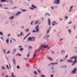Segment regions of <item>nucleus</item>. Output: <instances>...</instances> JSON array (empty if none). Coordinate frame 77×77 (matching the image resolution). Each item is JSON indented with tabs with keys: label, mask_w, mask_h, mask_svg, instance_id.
Returning a JSON list of instances; mask_svg holds the SVG:
<instances>
[{
	"label": "nucleus",
	"mask_w": 77,
	"mask_h": 77,
	"mask_svg": "<svg viewBox=\"0 0 77 77\" xmlns=\"http://www.w3.org/2000/svg\"><path fill=\"white\" fill-rule=\"evenodd\" d=\"M39 73H41V71H40V70H38V69H37Z\"/></svg>",
	"instance_id": "37"
},
{
	"label": "nucleus",
	"mask_w": 77,
	"mask_h": 77,
	"mask_svg": "<svg viewBox=\"0 0 77 77\" xmlns=\"http://www.w3.org/2000/svg\"><path fill=\"white\" fill-rule=\"evenodd\" d=\"M21 47H22V46H20L19 47V48H21Z\"/></svg>",
	"instance_id": "60"
},
{
	"label": "nucleus",
	"mask_w": 77,
	"mask_h": 77,
	"mask_svg": "<svg viewBox=\"0 0 77 77\" xmlns=\"http://www.w3.org/2000/svg\"><path fill=\"white\" fill-rule=\"evenodd\" d=\"M33 21H32V22H31V24L32 25V24H33Z\"/></svg>",
	"instance_id": "54"
},
{
	"label": "nucleus",
	"mask_w": 77,
	"mask_h": 77,
	"mask_svg": "<svg viewBox=\"0 0 77 77\" xmlns=\"http://www.w3.org/2000/svg\"><path fill=\"white\" fill-rule=\"evenodd\" d=\"M29 9H31V10H34V8L30 7L29 8Z\"/></svg>",
	"instance_id": "34"
},
{
	"label": "nucleus",
	"mask_w": 77,
	"mask_h": 77,
	"mask_svg": "<svg viewBox=\"0 0 77 77\" xmlns=\"http://www.w3.org/2000/svg\"><path fill=\"white\" fill-rule=\"evenodd\" d=\"M6 0H1V2H5Z\"/></svg>",
	"instance_id": "28"
},
{
	"label": "nucleus",
	"mask_w": 77,
	"mask_h": 77,
	"mask_svg": "<svg viewBox=\"0 0 77 77\" xmlns=\"http://www.w3.org/2000/svg\"><path fill=\"white\" fill-rule=\"evenodd\" d=\"M32 39H33V40H34V39H36V37H31Z\"/></svg>",
	"instance_id": "26"
},
{
	"label": "nucleus",
	"mask_w": 77,
	"mask_h": 77,
	"mask_svg": "<svg viewBox=\"0 0 77 77\" xmlns=\"http://www.w3.org/2000/svg\"><path fill=\"white\" fill-rule=\"evenodd\" d=\"M30 32L24 38V40H25V39H26V38L27 37V36H29V35H30Z\"/></svg>",
	"instance_id": "14"
},
{
	"label": "nucleus",
	"mask_w": 77,
	"mask_h": 77,
	"mask_svg": "<svg viewBox=\"0 0 77 77\" xmlns=\"http://www.w3.org/2000/svg\"><path fill=\"white\" fill-rule=\"evenodd\" d=\"M27 39H28V40H29V41H32V37H28L27 38Z\"/></svg>",
	"instance_id": "13"
},
{
	"label": "nucleus",
	"mask_w": 77,
	"mask_h": 77,
	"mask_svg": "<svg viewBox=\"0 0 77 77\" xmlns=\"http://www.w3.org/2000/svg\"><path fill=\"white\" fill-rule=\"evenodd\" d=\"M53 3L56 5H59L60 3V0H54Z\"/></svg>",
	"instance_id": "3"
},
{
	"label": "nucleus",
	"mask_w": 77,
	"mask_h": 77,
	"mask_svg": "<svg viewBox=\"0 0 77 77\" xmlns=\"http://www.w3.org/2000/svg\"><path fill=\"white\" fill-rule=\"evenodd\" d=\"M48 23L49 25H50V23H51V22H50V18L48 19Z\"/></svg>",
	"instance_id": "15"
},
{
	"label": "nucleus",
	"mask_w": 77,
	"mask_h": 77,
	"mask_svg": "<svg viewBox=\"0 0 77 77\" xmlns=\"http://www.w3.org/2000/svg\"><path fill=\"white\" fill-rule=\"evenodd\" d=\"M13 61L14 63V65H15V58H13Z\"/></svg>",
	"instance_id": "18"
},
{
	"label": "nucleus",
	"mask_w": 77,
	"mask_h": 77,
	"mask_svg": "<svg viewBox=\"0 0 77 77\" xmlns=\"http://www.w3.org/2000/svg\"><path fill=\"white\" fill-rule=\"evenodd\" d=\"M38 21H39V20L35 21V24H37L38 23Z\"/></svg>",
	"instance_id": "25"
},
{
	"label": "nucleus",
	"mask_w": 77,
	"mask_h": 77,
	"mask_svg": "<svg viewBox=\"0 0 77 77\" xmlns=\"http://www.w3.org/2000/svg\"><path fill=\"white\" fill-rule=\"evenodd\" d=\"M32 8H36V7L34 6V5L33 4L32 5Z\"/></svg>",
	"instance_id": "20"
},
{
	"label": "nucleus",
	"mask_w": 77,
	"mask_h": 77,
	"mask_svg": "<svg viewBox=\"0 0 77 77\" xmlns=\"http://www.w3.org/2000/svg\"><path fill=\"white\" fill-rule=\"evenodd\" d=\"M71 23H72V22H70L69 23V24H71Z\"/></svg>",
	"instance_id": "57"
},
{
	"label": "nucleus",
	"mask_w": 77,
	"mask_h": 77,
	"mask_svg": "<svg viewBox=\"0 0 77 77\" xmlns=\"http://www.w3.org/2000/svg\"><path fill=\"white\" fill-rule=\"evenodd\" d=\"M14 16L11 17H10L9 19L11 20H13V19H14Z\"/></svg>",
	"instance_id": "12"
},
{
	"label": "nucleus",
	"mask_w": 77,
	"mask_h": 77,
	"mask_svg": "<svg viewBox=\"0 0 77 77\" xmlns=\"http://www.w3.org/2000/svg\"><path fill=\"white\" fill-rule=\"evenodd\" d=\"M6 41L7 44H9V39L6 40Z\"/></svg>",
	"instance_id": "22"
},
{
	"label": "nucleus",
	"mask_w": 77,
	"mask_h": 77,
	"mask_svg": "<svg viewBox=\"0 0 77 77\" xmlns=\"http://www.w3.org/2000/svg\"><path fill=\"white\" fill-rule=\"evenodd\" d=\"M29 53H28V55H27V57H29V56H30V55H29Z\"/></svg>",
	"instance_id": "42"
},
{
	"label": "nucleus",
	"mask_w": 77,
	"mask_h": 77,
	"mask_svg": "<svg viewBox=\"0 0 77 77\" xmlns=\"http://www.w3.org/2000/svg\"><path fill=\"white\" fill-rule=\"evenodd\" d=\"M68 17L67 16H65V18L66 19H68Z\"/></svg>",
	"instance_id": "50"
},
{
	"label": "nucleus",
	"mask_w": 77,
	"mask_h": 77,
	"mask_svg": "<svg viewBox=\"0 0 77 77\" xmlns=\"http://www.w3.org/2000/svg\"><path fill=\"white\" fill-rule=\"evenodd\" d=\"M72 11V10H69V12H71Z\"/></svg>",
	"instance_id": "61"
},
{
	"label": "nucleus",
	"mask_w": 77,
	"mask_h": 77,
	"mask_svg": "<svg viewBox=\"0 0 77 77\" xmlns=\"http://www.w3.org/2000/svg\"><path fill=\"white\" fill-rule=\"evenodd\" d=\"M73 8V6H71L70 8V9H72Z\"/></svg>",
	"instance_id": "48"
},
{
	"label": "nucleus",
	"mask_w": 77,
	"mask_h": 77,
	"mask_svg": "<svg viewBox=\"0 0 77 77\" xmlns=\"http://www.w3.org/2000/svg\"><path fill=\"white\" fill-rule=\"evenodd\" d=\"M41 77H45V75H41Z\"/></svg>",
	"instance_id": "41"
},
{
	"label": "nucleus",
	"mask_w": 77,
	"mask_h": 77,
	"mask_svg": "<svg viewBox=\"0 0 77 77\" xmlns=\"http://www.w3.org/2000/svg\"><path fill=\"white\" fill-rule=\"evenodd\" d=\"M75 26H76L75 25V26L74 27V28L75 30Z\"/></svg>",
	"instance_id": "52"
},
{
	"label": "nucleus",
	"mask_w": 77,
	"mask_h": 77,
	"mask_svg": "<svg viewBox=\"0 0 77 77\" xmlns=\"http://www.w3.org/2000/svg\"><path fill=\"white\" fill-rule=\"evenodd\" d=\"M48 59L49 60H51V61L53 60V59L51 57H48Z\"/></svg>",
	"instance_id": "10"
},
{
	"label": "nucleus",
	"mask_w": 77,
	"mask_h": 77,
	"mask_svg": "<svg viewBox=\"0 0 77 77\" xmlns=\"http://www.w3.org/2000/svg\"><path fill=\"white\" fill-rule=\"evenodd\" d=\"M16 52V49L14 48V51L13 52V54H14V53H15V52Z\"/></svg>",
	"instance_id": "21"
},
{
	"label": "nucleus",
	"mask_w": 77,
	"mask_h": 77,
	"mask_svg": "<svg viewBox=\"0 0 77 77\" xmlns=\"http://www.w3.org/2000/svg\"><path fill=\"white\" fill-rule=\"evenodd\" d=\"M68 57V55H66L65 57V58H66Z\"/></svg>",
	"instance_id": "62"
},
{
	"label": "nucleus",
	"mask_w": 77,
	"mask_h": 77,
	"mask_svg": "<svg viewBox=\"0 0 77 77\" xmlns=\"http://www.w3.org/2000/svg\"><path fill=\"white\" fill-rule=\"evenodd\" d=\"M16 8H17V7H14L13 8V9H16Z\"/></svg>",
	"instance_id": "55"
},
{
	"label": "nucleus",
	"mask_w": 77,
	"mask_h": 77,
	"mask_svg": "<svg viewBox=\"0 0 77 77\" xmlns=\"http://www.w3.org/2000/svg\"><path fill=\"white\" fill-rule=\"evenodd\" d=\"M17 69H20V67L18 65L17 66Z\"/></svg>",
	"instance_id": "33"
},
{
	"label": "nucleus",
	"mask_w": 77,
	"mask_h": 77,
	"mask_svg": "<svg viewBox=\"0 0 77 77\" xmlns=\"http://www.w3.org/2000/svg\"><path fill=\"white\" fill-rule=\"evenodd\" d=\"M11 75L12 77H15V76L14 75V73H13V72H12Z\"/></svg>",
	"instance_id": "19"
},
{
	"label": "nucleus",
	"mask_w": 77,
	"mask_h": 77,
	"mask_svg": "<svg viewBox=\"0 0 77 77\" xmlns=\"http://www.w3.org/2000/svg\"><path fill=\"white\" fill-rule=\"evenodd\" d=\"M36 53V51H34V54L33 55V56L34 57H36V54H35Z\"/></svg>",
	"instance_id": "16"
},
{
	"label": "nucleus",
	"mask_w": 77,
	"mask_h": 77,
	"mask_svg": "<svg viewBox=\"0 0 77 77\" xmlns=\"http://www.w3.org/2000/svg\"><path fill=\"white\" fill-rule=\"evenodd\" d=\"M55 64H56L57 65H58V63L57 62H55L54 63V65H55Z\"/></svg>",
	"instance_id": "49"
},
{
	"label": "nucleus",
	"mask_w": 77,
	"mask_h": 77,
	"mask_svg": "<svg viewBox=\"0 0 77 77\" xmlns=\"http://www.w3.org/2000/svg\"><path fill=\"white\" fill-rule=\"evenodd\" d=\"M6 66H7V68L8 69H9V66H8V65H6Z\"/></svg>",
	"instance_id": "47"
},
{
	"label": "nucleus",
	"mask_w": 77,
	"mask_h": 77,
	"mask_svg": "<svg viewBox=\"0 0 77 77\" xmlns=\"http://www.w3.org/2000/svg\"><path fill=\"white\" fill-rule=\"evenodd\" d=\"M53 75H52L51 76V77H53Z\"/></svg>",
	"instance_id": "59"
},
{
	"label": "nucleus",
	"mask_w": 77,
	"mask_h": 77,
	"mask_svg": "<svg viewBox=\"0 0 77 77\" xmlns=\"http://www.w3.org/2000/svg\"><path fill=\"white\" fill-rule=\"evenodd\" d=\"M23 32H20V36H22V35H23Z\"/></svg>",
	"instance_id": "40"
},
{
	"label": "nucleus",
	"mask_w": 77,
	"mask_h": 77,
	"mask_svg": "<svg viewBox=\"0 0 77 77\" xmlns=\"http://www.w3.org/2000/svg\"><path fill=\"white\" fill-rule=\"evenodd\" d=\"M41 46V47L40 48V50H44V49H42V48H48V50L50 49V47H48V45H42Z\"/></svg>",
	"instance_id": "1"
},
{
	"label": "nucleus",
	"mask_w": 77,
	"mask_h": 77,
	"mask_svg": "<svg viewBox=\"0 0 77 77\" xmlns=\"http://www.w3.org/2000/svg\"><path fill=\"white\" fill-rule=\"evenodd\" d=\"M62 60H63V59H61V60H60V62H62Z\"/></svg>",
	"instance_id": "64"
},
{
	"label": "nucleus",
	"mask_w": 77,
	"mask_h": 77,
	"mask_svg": "<svg viewBox=\"0 0 77 77\" xmlns=\"http://www.w3.org/2000/svg\"><path fill=\"white\" fill-rule=\"evenodd\" d=\"M39 27V26L38 25H37L35 28V29H36V30H33L32 31V32L33 33H35V32H39V28H38Z\"/></svg>",
	"instance_id": "2"
},
{
	"label": "nucleus",
	"mask_w": 77,
	"mask_h": 77,
	"mask_svg": "<svg viewBox=\"0 0 77 77\" xmlns=\"http://www.w3.org/2000/svg\"><path fill=\"white\" fill-rule=\"evenodd\" d=\"M12 40H13V41H16V40H15V39L14 38H12Z\"/></svg>",
	"instance_id": "51"
},
{
	"label": "nucleus",
	"mask_w": 77,
	"mask_h": 77,
	"mask_svg": "<svg viewBox=\"0 0 77 77\" xmlns=\"http://www.w3.org/2000/svg\"><path fill=\"white\" fill-rule=\"evenodd\" d=\"M67 62H71V63L72 62V60H68L67 61Z\"/></svg>",
	"instance_id": "17"
},
{
	"label": "nucleus",
	"mask_w": 77,
	"mask_h": 77,
	"mask_svg": "<svg viewBox=\"0 0 77 77\" xmlns=\"http://www.w3.org/2000/svg\"><path fill=\"white\" fill-rule=\"evenodd\" d=\"M45 16H46V15H48V16H51V15H50V14L48 13H45Z\"/></svg>",
	"instance_id": "9"
},
{
	"label": "nucleus",
	"mask_w": 77,
	"mask_h": 77,
	"mask_svg": "<svg viewBox=\"0 0 77 77\" xmlns=\"http://www.w3.org/2000/svg\"><path fill=\"white\" fill-rule=\"evenodd\" d=\"M29 28H27L26 29H25V32H29Z\"/></svg>",
	"instance_id": "23"
},
{
	"label": "nucleus",
	"mask_w": 77,
	"mask_h": 77,
	"mask_svg": "<svg viewBox=\"0 0 77 77\" xmlns=\"http://www.w3.org/2000/svg\"><path fill=\"white\" fill-rule=\"evenodd\" d=\"M77 58V56H73L71 57L70 58V60L72 59H74L75 60H76Z\"/></svg>",
	"instance_id": "4"
},
{
	"label": "nucleus",
	"mask_w": 77,
	"mask_h": 77,
	"mask_svg": "<svg viewBox=\"0 0 77 77\" xmlns=\"http://www.w3.org/2000/svg\"><path fill=\"white\" fill-rule=\"evenodd\" d=\"M2 69H5V67L3 66H2Z\"/></svg>",
	"instance_id": "30"
},
{
	"label": "nucleus",
	"mask_w": 77,
	"mask_h": 77,
	"mask_svg": "<svg viewBox=\"0 0 77 77\" xmlns=\"http://www.w3.org/2000/svg\"><path fill=\"white\" fill-rule=\"evenodd\" d=\"M56 23V21H54L53 23H52V26H54V25H56V24H57V23Z\"/></svg>",
	"instance_id": "6"
},
{
	"label": "nucleus",
	"mask_w": 77,
	"mask_h": 77,
	"mask_svg": "<svg viewBox=\"0 0 77 77\" xmlns=\"http://www.w3.org/2000/svg\"><path fill=\"white\" fill-rule=\"evenodd\" d=\"M65 50H62L61 51V53H65Z\"/></svg>",
	"instance_id": "29"
},
{
	"label": "nucleus",
	"mask_w": 77,
	"mask_h": 77,
	"mask_svg": "<svg viewBox=\"0 0 77 77\" xmlns=\"http://www.w3.org/2000/svg\"><path fill=\"white\" fill-rule=\"evenodd\" d=\"M51 8L52 9H54V7H53V6H51Z\"/></svg>",
	"instance_id": "45"
},
{
	"label": "nucleus",
	"mask_w": 77,
	"mask_h": 77,
	"mask_svg": "<svg viewBox=\"0 0 77 77\" xmlns=\"http://www.w3.org/2000/svg\"><path fill=\"white\" fill-rule=\"evenodd\" d=\"M21 10H22V11L23 12H25L27 11L26 10H23V9H21Z\"/></svg>",
	"instance_id": "31"
},
{
	"label": "nucleus",
	"mask_w": 77,
	"mask_h": 77,
	"mask_svg": "<svg viewBox=\"0 0 77 77\" xmlns=\"http://www.w3.org/2000/svg\"><path fill=\"white\" fill-rule=\"evenodd\" d=\"M63 40V38H62L61 39H60L59 40V41H62Z\"/></svg>",
	"instance_id": "36"
},
{
	"label": "nucleus",
	"mask_w": 77,
	"mask_h": 77,
	"mask_svg": "<svg viewBox=\"0 0 77 77\" xmlns=\"http://www.w3.org/2000/svg\"><path fill=\"white\" fill-rule=\"evenodd\" d=\"M29 48L32 49V46H29Z\"/></svg>",
	"instance_id": "46"
},
{
	"label": "nucleus",
	"mask_w": 77,
	"mask_h": 77,
	"mask_svg": "<svg viewBox=\"0 0 77 77\" xmlns=\"http://www.w3.org/2000/svg\"><path fill=\"white\" fill-rule=\"evenodd\" d=\"M23 50H24V49H23V48H22L20 49V51H23Z\"/></svg>",
	"instance_id": "24"
},
{
	"label": "nucleus",
	"mask_w": 77,
	"mask_h": 77,
	"mask_svg": "<svg viewBox=\"0 0 77 77\" xmlns=\"http://www.w3.org/2000/svg\"><path fill=\"white\" fill-rule=\"evenodd\" d=\"M68 31L69 33H71V29H68Z\"/></svg>",
	"instance_id": "27"
},
{
	"label": "nucleus",
	"mask_w": 77,
	"mask_h": 77,
	"mask_svg": "<svg viewBox=\"0 0 77 77\" xmlns=\"http://www.w3.org/2000/svg\"><path fill=\"white\" fill-rule=\"evenodd\" d=\"M50 37V35H48V36H47V37H46V39H47V38H49Z\"/></svg>",
	"instance_id": "44"
},
{
	"label": "nucleus",
	"mask_w": 77,
	"mask_h": 77,
	"mask_svg": "<svg viewBox=\"0 0 77 77\" xmlns=\"http://www.w3.org/2000/svg\"><path fill=\"white\" fill-rule=\"evenodd\" d=\"M77 71V68H74V69L72 70V72L73 74H75L76 72V71Z\"/></svg>",
	"instance_id": "5"
},
{
	"label": "nucleus",
	"mask_w": 77,
	"mask_h": 77,
	"mask_svg": "<svg viewBox=\"0 0 77 77\" xmlns=\"http://www.w3.org/2000/svg\"><path fill=\"white\" fill-rule=\"evenodd\" d=\"M73 62H74L72 64V65H74V64H75V63H77V60L74 61H73Z\"/></svg>",
	"instance_id": "11"
},
{
	"label": "nucleus",
	"mask_w": 77,
	"mask_h": 77,
	"mask_svg": "<svg viewBox=\"0 0 77 77\" xmlns=\"http://www.w3.org/2000/svg\"><path fill=\"white\" fill-rule=\"evenodd\" d=\"M4 50V53L5 54V53H6V50L5 49H3Z\"/></svg>",
	"instance_id": "43"
},
{
	"label": "nucleus",
	"mask_w": 77,
	"mask_h": 77,
	"mask_svg": "<svg viewBox=\"0 0 77 77\" xmlns=\"http://www.w3.org/2000/svg\"><path fill=\"white\" fill-rule=\"evenodd\" d=\"M0 38L1 39H2V40H3V37H1Z\"/></svg>",
	"instance_id": "56"
},
{
	"label": "nucleus",
	"mask_w": 77,
	"mask_h": 77,
	"mask_svg": "<svg viewBox=\"0 0 77 77\" xmlns=\"http://www.w3.org/2000/svg\"><path fill=\"white\" fill-rule=\"evenodd\" d=\"M23 59H25V60H27V59H28V58H23Z\"/></svg>",
	"instance_id": "58"
},
{
	"label": "nucleus",
	"mask_w": 77,
	"mask_h": 77,
	"mask_svg": "<svg viewBox=\"0 0 77 77\" xmlns=\"http://www.w3.org/2000/svg\"><path fill=\"white\" fill-rule=\"evenodd\" d=\"M51 68H52V70H54V69H53V67H51Z\"/></svg>",
	"instance_id": "63"
},
{
	"label": "nucleus",
	"mask_w": 77,
	"mask_h": 77,
	"mask_svg": "<svg viewBox=\"0 0 77 77\" xmlns=\"http://www.w3.org/2000/svg\"><path fill=\"white\" fill-rule=\"evenodd\" d=\"M7 54H9L10 53V51H8V52H6Z\"/></svg>",
	"instance_id": "39"
},
{
	"label": "nucleus",
	"mask_w": 77,
	"mask_h": 77,
	"mask_svg": "<svg viewBox=\"0 0 77 77\" xmlns=\"http://www.w3.org/2000/svg\"><path fill=\"white\" fill-rule=\"evenodd\" d=\"M51 27H50L47 30V33H48L50 32V30L51 29Z\"/></svg>",
	"instance_id": "8"
},
{
	"label": "nucleus",
	"mask_w": 77,
	"mask_h": 77,
	"mask_svg": "<svg viewBox=\"0 0 77 77\" xmlns=\"http://www.w3.org/2000/svg\"><path fill=\"white\" fill-rule=\"evenodd\" d=\"M21 13H22V12L21 11H19V12H17V13L16 14V15L17 16L18 15H20V14H21Z\"/></svg>",
	"instance_id": "7"
},
{
	"label": "nucleus",
	"mask_w": 77,
	"mask_h": 77,
	"mask_svg": "<svg viewBox=\"0 0 77 77\" xmlns=\"http://www.w3.org/2000/svg\"><path fill=\"white\" fill-rule=\"evenodd\" d=\"M19 55V56H21V54H17V56Z\"/></svg>",
	"instance_id": "38"
},
{
	"label": "nucleus",
	"mask_w": 77,
	"mask_h": 77,
	"mask_svg": "<svg viewBox=\"0 0 77 77\" xmlns=\"http://www.w3.org/2000/svg\"><path fill=\"white\" fill-rule=\"evenodd\" d=\"M0 35H3V33H2V32H0Z\"/></svg>",
	"instance_id": "32"
},
{
	"label": "nucleus",
	"mask_w": 77,
	"mask_h": 77,
	"mask_svg": "<svg viewBox=\"0 0 77 77\" xmlns=\"http://www.w3.org/2000/svg\"><path fill=\"white\" fill-rule=\"evenodd\" d=\"M51 65H54V63H52L50 64Z\"/></svg>",
	"instance_id": "53"
},
{
	"label": "nucleus",
	"mask_w": 77,
	"mask_h": 77,
	"mask_svg": "<svg viewBox=\"0 0 77 77\" xmlns=\"http://www.w3.org/2000/svg\"><path fill=\"white\" fill-rule=\"evenodd\" d=\"M34 73L35 75H37V72H36V71H35Z\"/></svg>",
	"instance_id": "35"
}]
</instances>
